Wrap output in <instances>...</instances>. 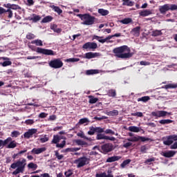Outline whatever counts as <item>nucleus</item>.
Instances as JSON below:
<instances>
[{
    "label": "nucleus",
    "instance_id": "f257e3e1",
    "mask_svg": "<svg viewBox=\"0 0 177 177\" xmlns=\"http://www.w3.org/2000/svg\"><path fill=\"white\" fill-rule=\"evenodd\" d=\"M113 53L118 59H131L133 56V53H131V48L127 45L113 48Z\"/></svg>",
    "mask_w": 177,
    "mask_h": 177
},
{
    "label": "nucleus",
    "instance_id": "f03ea898",
    "mask_svg": "<svg viewBox=\"0 0 177 177\" xmlns=\"http://www.w3.org/2000/svg\"><path fill=\"white\" fill-rule=\"evenodd\" d=\"M26 160L25 158H22L21 160H17L16 162L12 163L10 165V168L12 169H15L12 172V175H17L19 174H23L24 172V169L26 168V165H27ZM17 168V169H16Z\"/></svg>",
    "mask_w": 177,
    "mask_h": 177
},
{
    "label": "nucleus",
    "instance_id": "7ed1b4c3",
    "mask_svg": "<svg viewBox=\"0 0 177 177\" xmlns=\"http://www.w3.org/2000/svg\"><path fill=\"white\" fill-rule=\"evenodd\" d=\"M163 145L170 146V149L176 150L177 149V135L173 134L162 138Z\"/></svg>",
    "mask_w": 177,
    "mask_h": 177
},
{
    "label": "nucleus",
    "instance_id": "20e7f679",
    "mask_svg": "<svg viewBox=\"0 0 177 177\" xmlns=\"http://www.w3.org/2000/svg\"><path fill=\"white\" fill-rule=\"evenodd\" d=\"M77 17H80L81 20H84L82 23V24H84V26H93V24H95V23H96V17L88 13L77 14Z\"/></svg>",
    "mask_w": 177,
    "mask_h": 177
},
{
    "label": "nucleus",
    "instance_id": "39448f33",
    "mask_svg": "<svg viewBox=\"0 0 177 177\" xmlns=\"http://www.w3.org/2000/svg\"><path fill=\"white\" fill-rule=\"evenodd\" d=\"M168 10H177V5L176 4H165L159 8V12L162 15H165Z\"/></svg>",
    "mask_w": 177,
    "mask_h": 177
},
{
    "label": "nucleus",
    "instance_id": "423d86ee",
    "mask_svg": "<svg viewBox=\"0 0 177 177\" xmlns=\"http://www.w3.org/2000/svg\"><path fill=\"white\" fill-rule=\"evenodd\" d=\"M89 160L86 156H82L75 160L73 162L77 165V168H82V167L89 164Z\"/></svg>",
    "mask_w": 177,
    "mask_h": 177
},
{
    "label": "nucleus",
    "instance_id": "0eeeda50",
    "mask_svg": "<svg viewBox=\"0 0 177 177\" xmlns=\"http://www.w3.org/2000/svg\"><path fill=\"white\" fill-rule=\"evenodd\" d=\"M129 136H131L130 138H127L128 142H149L150 140L149 138H146L140 136H133V133H129Z\"/></svg>",
    "mask_w": 177,
    "mask_h": 177
},
{
    "label": "nucleus",
    "instance_id": "6e6552de",
    "mask_svg": "<svg viewBox=\"0 0 177 177\" xmlns=\"http://www.w3.org/2000/svg\"><path fill=\"white\" fill-rule=\"evenodd\" d=\"M48 65L51 68H62L63 67V62L60 58H57L51 60Z\"/></svg>",
    "mask_w": 177,
    "mask_h": 177
},
{
    "label": "nucleus",
    "instance_id": "1a4fd4ad",
    "mask_svg": "<svg viewBox=\"0 0 177 177\" xmlns=\"http://www.w3.org/2000/svg\"><path fill=\"white\" fill-rule=\"evenodd\" d=\"M37 53H40L41 55H46V56H55L56 53L53 50H49L46 48H42L40 47H37L36 49Z\"/></svg>",
    "mask_w": 177,
    "mask_h": 177
},
{
    "label": "nucleus",
    "instance_id": "9d476101",
    "mask_svg": "<svg viewBox=\"0 0 177 177\" xmlns=\"http://www.w3.org/2000/svg\"><path fill=\"white\" fill-rule=\"evenodd\" d=\"M151 115L153 117H156V118H160V117L171 115V113H169L166 111H156L151 112Z\"/></svg>",
    "mask_w": 177,
    "mask_h": 177
},
{
    "label": "nucleus",
    "instance_id": "9b49d317",
    "mask_svg": "<svg viewBox=\"0 0 177 177\" xmlns=\"http://www.w3.org/2000/svg\"><path fill=\"white\" fill-rule=\"evenodd\" d=\"M114 36L113 35H109L106 37L105 39H103V37H99L97 35H94L93 37V39H96L98 41V42H100L101 44H104V42H107L109 39H111V38H113Z\"/></svg>",
    "mask_w": 177,
    "mask_h": 177
},
{
    "label": "nucleus",
    "instance_id": "f8f14e48",
    "mask_svg": "<svg viewBox=\"0 0 177 177\" xmlns=\"http://www.w3.org/2000/svg\"><path fill=\"white\" fill-rule=\"evenodd\" d=\"M37 132H38L37 129H28V131L24 133V138H25V139H30V138H32V135L37 133Z\"/></svg>",
    "mask_w": 177,
    "mask_h": 177
},
{
    "label": "nucleus",
    "instance_id": "ddd939ff",
    "mask_svg": "<svg viewBox=\"0 0 177 177\" xmlns=\"http://www.w3.org/2000/svg\"><path fill=\"white\" fill-rule=\"evenodd\" d=\"M82 48L83 49H97V44L95 42H87L83 45Z\"/></svg>",
    "mask_w": 177,
    "mask_h": 177
},
{
    "label": "nucleus",
    "instance_id": "4468645a",
    "mask_svg": "<svg viewBox=\"0 0 177 177\" xmlns=\"http://www.w3.org/2000/svg\"><path fill=\"white\" fill-rule=\"evenodd\" d=\"M102 150L104 154H107V153L113 151V145H111V144H104L102 146Z\"/></svg>",
    "mask_w": 177,
    "mask_h": 177
},
{
    "label": "nucleus",
    "instance_id": "2eb2a0df",
    "mask_svg": "<svg viewBox=\"0 0 177 177\" xmlns=\"http://www.w3.org/2000/svg\"><path fill=\"white\" fill-rule=\"evenodd\" d=\"M9 142H12L11 137H8L4 140L0 139V147L1 149H3V147H6L7 145H9Z\"/></svg>",
    "mask_w": 177,
    "mask_h": 177
},
{
    "label": "nucleus",
    "instance_id": "dca6fc26",
    "mask_svg": "<svg viewBox=\"0 0 177 177\" xmlns=\"http://www.w3.org/2000/svg\"><path fill=\"white\" fill-rule=\"evenodd\" d=\"M44 151H46V147H41V148H33L30 153L32 154H41V153H44Z\"/></svg>",
    "mask_w": 177,
    "mask_h": 177
},
{
    "label": "nucleus",
    "instance_id": "f3484780",
    "mask_svg": "<svg viewBox=\"0 0 177 177\" xmlns=\"http://www.w3.org/2000/svg\"><path fill=\"white\" fill-rule=\"evenodd\" d=\"M121 158H122V157H121L120 156H113L111 157H109L106 159V162H115V161H120V160H121Z\"/></svg>",
    "mask_w": 177,
    "mask_h": 177
},
{
    "label": "nucleus",
    "instance_id": "a211bd4d",
    "mask_svg": "<svg viewBox=\"0 0 177 177\" xmlns=\"http://www.w3.org/2000/svg\"><path fill=\"white\" fill-rule=\"evenodd\" d=\"M175 154H176V151H167L163 153L162 156L166 158H171V157H174Z\"/></svg>",
    "mask_w": 177,
    "mask_h": 177
},
{
    "label": "nucleus",
    "instance_id": "6ab92c4d",
    "mask_svg": "<svg viewBox=\"0 0 177 177\" xmlns=\"http://www.w3.org/2000/svg\"><path fill=\"white\" fill-rule=\"evenodd\" d=\"M99 56V53H86L85 54V58L86 59H94V57H97Z\"/></svg>",
    "mask_w": 177,
    "mask_h": 177
},
{
    "label": "nucleus",
    "instance_id": "aec40b11",
    "mask_svg": "<svg viewBox=\"0 0 177 177\" xmlns=\"http://www.w3.org/2000/svg\"><path fill=\"white\" fill-rule=\"evenodd\" d=\"M131 34L134 37H139L140 35V26H136V28L131 30Z\"/></svg>",
    "mask_w": 177,
    "mask_h": 177
},
{
    "label": "nucleus",
    "instance_id": "412c9836",
    "mask_svg": "<svg viewBox=\"0 0 177 177\" xmlns=\"http://www.w3.org/2000/svg\"><path fill=\"white\" fill-rule=\"evenodd\" d=\"M3 10L4 11L3 12V15H4V16H6L7 17H8V19H12L13 17V12L12 11V10H5V8H3Z\"/></svg>",
    "mask_w": 177,
    "mask_h": 177
},
{
    "label": "nucleus",
    "instance_id": "4be33fe9",
    "mask_svg": "<svg viewBox=\"0 0 177 177\" xmlns=\"http://www.w3.org/2000/svg\"><path fill=\"white\" fill-rule=\"evenodd\" d=\"M33 17H28V19L30 21H32L33 23H37V21H39L41 20V16L37 15L35 14L32 15Z\"/></svg>",
    "mask_w": 177,
    "mask_h": 177
},
{
    "label": "nucleus",
    "instance_id": "5701e85b",
    "mask_svg": "<svg viewBox=\"0 0 177 177\" xmlns=\"http://www.w3.org/2000/svg\"><path fill=\"white\" fill-rule=\"evenodd\" d=\"M6 149H15L17 147V142L16 141L11 140L8 144L6 146Z\"/></svg>",
    "mask_w": 177,
    "mask_h": 177
},
{
    "label": "nucleus",
    "instance_id": "b1692460",
    "mask_svg": "<svg viewBox=\"0 0 177 177\" xmlns=\"http://www.w3.org/2000/svg\"><path fill=\"white\" fill-rule=\"evenodd\" d=\"M50 8L54 10V12H56L57 15H62L63 13V10H61L60 7L56 6L55 5L50 6Z\"/></svg>",
    "mask_w": 177,
    "mask_h": 177
},
{
    "label": "nucleus",
    "instance_id": "393cba45",
    "mask_svg": "<svg viewBox=\"0 0 177 177\" xmlns=\"http://www.w3.org/2000/svg\"><path fill=\"white\" fill-rule=\"evenodd\" d=\"M32 45H36V46H44V43L42 40L37 39L30 42Z\"/></svg>",
    "mask_w": 177,
    "mask_h": 177
},
{
    "label": "nucleus",
    "instance_id": "a878e982",
    "mask_svg": "<svg viewBox=\"0 0 177 177\" xmlns=\"http://www.w3.org/2000/svg\"><path fill=\"white\" fill-rule=\"evenodd\" d=\"M159 124L161 125H166L168 124H172L174 122V120H169V119H162L158 121Z\"/></svg>",
    "mask_w": 177,
    "mask_h": 177
},
{
    "label": "nucleus",
    "instance_id": "bb28decb",
    "mask_svg": "<svg viewBox=\"0 0 177 177\" xmlns=\"http://www.w3.org/2000/svg\"><path fill=\"white\" fill-rule=\"evenodd\" d=\"M88 99V103H90V104H95V103H97L99 101V98H96L93 95H89Z\"/></svg>",
    "mask_w": 177,
    "mask_h": 177
},
{
    "label": "nucleus",
    "instance_id": "cd10ccee",
    "mask_svg": "<svg viewBox=\"0 0 177 177\" xmlns=\"http://www.w3.org/2000/svg\"><path fill=\"white\" fill-rule=\"evenodd\" d=\"M86 75H93V74H99V70L91 69L86 71Z\"/></svg>",
    "mask_w": 177,
    "mask_h": 177
},
{
    "label": "nucleus",
    "instance_id": "c85d7f7f",
    "mask_svg": "<svg viewBox=\"0 0 177 177\" xmlns=\"http://www.w3.org/2000/svg\"><path fill=\"white\" fill-rule=\"evenodd\" d=\"M51 30H53L54 32H57V34H60L62 32V29L60 28H57V25L53 24L50 26Z\"/></svg>",
    "mask_w": 177,
    "mask_h": 177
},
{
    "label": "nucleus",
    "instance_id": "c756f323",
    "mask_svg": "<svg viewBox=\"0 0 177 177\" xmlns=\"http://www.w3.org/2000/svg\"><path fill=\"white\" fill-rule=\"evenodd\" d=\"M129 131H130V132H140V129L136 126H130L128 128Z\"/></svg>",
    "mask_w": 177,
    "mask_h": 177
},
{
    "label": "nucleus",
    "instance_id": "7c9ffc66",
    "mask_svg": "<svg viewBox=\"0 0 177 177\" xmlns=\"http://www.w3.org/2000/svg\"><path fill=\"white\" fill-rule=\"evenodd\" d=\"M53 20V17L48 15L43 18L41 23H50Z\"/></svg>",
    "mask_w": 177,
    "mask_h": 177
},
{
    "label": "nucleus",
    "instance_id": "2f4dec72",
    "mask_svg": "<svg viewBox=\"0 0 177 177\" xmlns=\"http://www.w3.org/2000/svg\"><path fill=\"white\" fill-rule=\"evenodd\" d=\"M131 161H132V160H131V159H127V160H124L120 164L121 168H122V169L125 168V167H127V165H129V164H131Z\"/></svg>",
    "mask_w": 177,
    "mask_h": 177
},
{
    "label": "nucleus",
    "instance_id": "473e14b6",
    "mask_svg": "<svg viewBox=\"0 0 177 177\" xmlns=\"http://www.w3.org/2000/svg\"><path fill=\"white\" fill-rule=\"evenodd\" d=\"M108 96H109V97H115V96H117V91H115V89L109 90Z\"/></svg>",
    "mask_w": 177,
    "mask_h": 177
},
{
    "label": "nucleus",
    "instance_id": "72a5a7b5",
    "mask_svg": "<svg viewBox=\"0 0 177 177\" xmlns=\"http://www.w3.org/2000/svg\"><path fill=\"white\" fill-rule=\"evenodd\" d=\"M177 88V83L169 84L165 86V89H175Z\"/></svg>",
    "mask_w": 177,
    "mask_h": 177
},
{
    "label": "nucleus",
    "instance_id": "f704fd0d",
    "mask_svg": "<svg viewBox=\"0 0 177 177\" xmlns=\"http://www.w3.org/2000/svg\"><path fill=\"white\" fill-rule=\"evenodd\" d=\"M149 15H151V12L149 10H145L140 12V16H142V17H146V16H149Z\"/></svg>",
    "mask_w": 177,
    "mask_h": 177
},
{
    "label": "nucleus",
    "instance_id": "c9c22d12",
    "mask_svg": "<svg viewBox=\"0 0 177 177\" xmlns=\"http://www.w3.org/2000/svg\"><path fill=\"white\" fill-rule=\"evenodd\" d=\"M98 13L101 15L102 16H107L109 15V12L107 10H104L103 8L98 9Z\"/></svg>",
    "mask_w": 177,
    "mask_h": 177
},
{
    "label": "nucleus",
    "instance_id": "e433bc0d",
    "mask_svg": "<svg viewBox=\"0 0 177 177\" xmlns=\"http://www.w3.org/2000/svg\"><path fill=\"white\" fill-rule=\"evenodd\" d=\"M162 35V32L161 30H156L152 31L151 36L152 37H160Z\"/></svg>",
    "mask_w": 177,
    "mask_h": 177
},
{
    "label": "nucleus",
    "instance_id": "4c0bfd02",
    "mask_svg": "<svg viewBox=\"0 0 177 177\" xmlns=\"http://www.w3.org/2000/svg\"><path fill=\"white\" fill-rule=\"evenodd\" d=\"M122 1L123 6H133V2L131 1V0H122Z\"/></svg>",
    "mask_w": 177,
    "mask_h": 177
},
{
    "label": "nucleus",
    "instance_id": "58836bf2",
    "mask_svg": "<svg viewBox=\"0 0 177 177\" xmlns=\"http://www.w3.org/2000/svg\"><path fill=\"white\" fill-rule=\"evenodd\" d=\"M76 145H77V146H86L88 145V143L82 140H75Z\"/></svg>",
    "mask_w": 177,
    "mask_h": 177
},
{
    "label": "nucleus",
    "instance_id": "ea45409f",
    "mask_svg": "<svg viewBox=\"0 0 177 177\" xmlns=\"http://www.w3.org/2000/svg\"><path fill=\"white\" fill-rule=\"evenodd\" d=\"M138 102H144V103H146V102H149L150 100V97L149 96H144L140 98H138Z\"/></svg>",
    "mask_w": 177,
    "mask_h": 177
},
{
    "label": "nucleus",
    "instance_id": "a19ab883",
    "mask_svg": "<svg viewBox=\"0 0 177 177\" xmlns=\"http://www.w3.org/2000/svg\"><path fill=\"white\" fill-rule=\"evenodd\" d=\"M28 168H29V169H37V168H38V165L34 163V162H30L28 165Z\"/></svg>",
    "mask_w": 177,
    "mask_h": 177
},
{
    "label": "nucleus",
    "instance_id": "79ce46f5",
    "mask_svg": "<svg viewBox=\"0 0 177 177\" xmlns=\"http://www.w3.org/2000/svg\"><path fill=\"white\" fill-rule=\"evenodd\" d=\"M55 156L59 160H63V158H64V155L60 154L58 151H55Z\"/></svg>",
    "mask_w": 177,
    "mask_h": 177
},
{
    "label": "nucleus",
    "instance_id": "37998d69",
    "mask_svg": "<svg viewBox=\"0 0 177 177\" xmlns=\"http://www.w3.org/2000/svg\"><path fill=\"white\" fill-rule=\"evenodd\" d=\"M60 142V137L59 136H54L53 139L52 140V143L54 145H57Z\"/></svg>",
    "mask_w": 177,
    "mask_h": 177
},
{
    "label": "nucleus",
    "instance_id": "c03bdc74",
    "mask_svg": "<svg viewBox=\"0 0 177 177\" xmlns=\"http://www.w3.org/2000/svg\"><path fill=\"white\" fill-rule=\"evenodd\" d=\"M122 24H129V23H132V19L131 18H125L120 21Z\"/></svg>",
    "mask_w": 177,
    "mask_h": 177
},
{
    "label": "nucleus",
    "instance_id": "a18cd8bd",
    "mask_svg": "<svg viewBox=\"0 0 177 177\" xmlns=\"http://www.w3.org/2000/svg\"><path fill=\"white\" fill-rule=\"evenodd\" d=\"M68 63H75L76 62H80V58H69L66 59Z\"/></svg>",
    "mask_w": 177,
    "mask_h": 177
},
{
    "label": "nucleus",
    "instance_id": "49530a36",
    "mask_svg": "<svg viewBox=\"0 0 177 177\" xmlns=\"http://www.w3.org/2000/svg\"><path fill=\"white\" fill-rule=\"evenodd\" d=\"M26 39H35V35L31 33V32H28L27 35H26Z\"/></svg>",
    "mask_w": 177,
    "mask_h": 177
},
{
    "label": "nucleus",
    "instance_id": "de8ad7c7",
    "mask_svg": "<svg viewBox=\"0 0 177 177\" xmlns=\"http://www.w3.org/2000/svg\"><path fill=\"white\" fill-rule=\"evenodd\" d=\"M89 131H88V135H95V133H96L95 127H91L89 128Z\"/></svg>",
    "mask_w": 177,
    "mask_h": 177
},
{
    "label": "nucleus",
    "instance_id": "09e8293b",
    "mask_svg": "<svg viewBox=\"0 0 177 177\" xmlns=\"http://www.w3.org/2000/svg\"><path fill=\"white\" fill-rule=\"evenodd\" d=\"M12 138H17L18 136H20V132L17 131H14L11 133Z\"/></svg>",
    "mask_w": 177,
    "mask_h": 177
},
{
    "label": "nucleus",
    "instance_id": "8fccbe9b",
    "mask_svg": "<svg viewBox=\"0 0 177 177\" xmlns=\"http://www.w3.org/2000/svg\"><path fill=\"white\" fill-rule=\"evenodd\" d=\"M66 146V140H63L61 144L57 143L56 145V147H58L59 149H63Z\"/></svg>",
    "mask_w": 177,
    "mask_h": 177
},
{
    "label": "nucleus",
    "instance_id": "3c124183",
    "mask_svg": "<svg viewBox=\"0 0 177 177\" xmlns=\"http://www.w3.org/2000/svg\"><path fill=\"white\" fill-rule=\"evenodd\" d=\"M11 65H12V62L10 61H4L1 64V66H3V67H7V66H11Z\"/></svg>",
    "mask_w": 177,
    "mask_h": 177
},
{
    "label": "nucleus",
    "instance_id": "603ef678",
    "mask_svg": "<svg viewBox=\"0 0 177 177\" xmlns=\"http://www.w3.org/2000/svg\"><path fill=\"white\" fill-rule=\"evenodd\" d=\"M95 132L97 133H102V132H104V129L102 127H95Z\"/></svg>",
    "mask_w": 177,
    "mask_h": 177
},
{
    "label": "nucleus",
    "instance_id": "864d4df0",
    "mask_svg": "<svg viewBox=\"0 0 177 177\" xmlns=\"http://www.w3.org/2000/svg\"><path fill=\"white\" fill-rule=\"evenodd\" d=\"M131 115H133V117H143V113L136 112V113H131Z\"/></svg>",
    "mask_w": 177,
    "mask_h": 177
},
{
    "label": "nucleus",
    "instance_id": "5fc2aeb1",
    "mask_svg": "<svg viewBox=\"0 0 177 177\" xmlns=\"http://www.w3.org/2000/svg\"><path fill=\"white\" fill-rule=\"evenodd\" d=\"M25 124H26V125H32V124H34V120L28 119L25 121Z\"/></svg>",
    "mask_w": 177,
    "mask_h": 177
},
{
    "label": "nucleus",
    "instance_id": "6e6d98bb",
    "mask_svg": "<svg viewBox=\"0 0 177 177\" xmlns=\"http://www.w3.org/2000/svg\"><path fill=\"white\" fill-rule=\"evenodd\" d=\"M48 140H49V138L48 137H46V136H45V137L41 138L39 139V141L41 142V143H45V142H48Z\"/></svg>",
    "mask_w": 177,
    "mask_h": 177
},
{
    "label": "nucleus",
    "instance_id": "4d7b16f0",
    "mask_svg": "<svg viewBox=\"0 0 177 177\" xmlns=\"http://www.w3.org/2000/svg\"><path fill=\"white\" fill-rule=\"evenodd\" d=\"M89 120H88V118H82L79 121V124H86V122H88Z\"/></svg>",
    "mask_w": 177,
    "mask_h": 177
},
{
    "label": "nucleus",
    "instance_id": "13d9d810",
    "mask_svg": "<svg viewBox=\"0 0 177 177\" xmlns=\"http://www.w3.org/2000/svg\"><path fill=\"white\" fill-rule=\"evenodd\" d=\"M104 139L105 140H112V141L115 140V138H114V137H109V136H105V135H104Z\"/></svg>",
    "mask_w": 177,
    "mask_h": 177
},
{
    "label": "nucleus",
    "instance_id": "bf43d9fd",
    "mask_svg": "<svg viewBox=\"0 0 177 177\" xmlns=\"http://www.w3.org/2000/svg\"><path fill=\"white\" fill-rule=\"evenodd\" d=\"M11 9L13 10H17V9H20V6L17 4H11Z\"/></svg>",
    "mask_w": 177,
    "mask_h": 177
},
{
    "label": "nucleus",
    "instance_id": "052dcab7",
    "mask_svg": "<svg viewBox=\"0 0 177 177\" xmlns=\"http://www.w3.org/2000/svg\"><path fill=\"white\" fill-rule=\"evenodd\" d=\"M97 140H100L104 139V135L102 133H98L96 137Z\"/></svg>",
    "mask_w": 177,
    "mask_h": 177
},
{
    "label": "nucleus",
    "instance_id": "680f3d73",
    "mask_svg": "<svg viewBox=\"0 0 177 177\" xmlns=\"http://www.w3.org/2000/svg\"><path fill=\"white\" fill-rule=\"evenodd\" d=\"M153 161H156V158H148L145 160V164H149V162H153Z\"/></svg>",
    "mask_w": 177,
    "mask_h": 177
},
{
    "label": "nucleus",
    "instance_id": "e2e57ef3",
    "mask_svg": "<svg viewBox=\"0 0 177 177\" xmlns=\"http://www.w3.org/2000/svg\"><path fill=\"white\" fill-rule=\"evenodd\" d=\"M140 64L141 66H150V62H147V61H141V62H140Z\"/></svg>",
    "mask_w": 177,
    "mask_h": 177
},
{
    "label": "nucleus",
    "instance_id": "0e129e2a",
    "mask_svg": "<svg viewBox=\"0 0 177 177\" xmlns=\"http://www.w3.org/2000/svg\"><path fill=\"white\" fill-rule=\"evenodd\" d=\"M64 175L66 177H70L71 175H73V173L71 172V170L69 169L68 171H65Z\"/></svg>",
    "mask_w": 177,
    "mask_h": 177
},
{
    "label": "nucleus",
    "instance_id": "69168bd1",
    "mask_svg": "<svg viewBox=\"0 0 177 177\" xmlns=\"http://www.w3.org/2000/svg\"><path fill=\"white\" fill-rule=\"evenodd\" d=\"M131 146H132V142H126L123 145V147H125V149H128V147H131Z\"/></svg>",
    "mask_w": 177,
    "mask_h": 177
},
{
    "label": "nucleus",
    "instance_id": "338daca9",
    "mask_svg": "<svg viewBox=\"0 0 177 177\" xmlns=\"http://www.w3.org/2000/svg\"><path fill=\"white\" fill-rule=\"evenodd\" d=\"M46 115H48L47 113L42 112V113H39V118H46Z\"/></svg>",
    "mask_w": 177,
    "mask_h": 177
},
{
    "label": "nucleus",
    "instance_id": "774afa93",
    "mask_svg": "<svg viewBox=\"0 0 177 177\" xmlns=\"http://www.w3.org/2000/svg\"><path fill=\"white\" fill-rule=\"evenodd\" d=\"M105 133H110L111 135H115V132L113 131V130L110 129H107L105 131Z\"/></svg>",
    "mask_w": 177,
    "mask_h": 177
}]
</instances>
